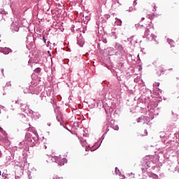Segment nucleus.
I'll use <instances>...</instances> for the list:
<instances>
[{"label":"nucleus","mask_w":179,"mask_h":179,"mask_svg":"<svg viewBox=\"0 0 179 179\" xmlns=\"http://www.w3.org/2000/svg\"><path fill=\"white\" fill-rule=\"evenodd\" d=\"M144 37L145 38H148V40H154L156 36L152 34V33H150V31L149 30V29H147L145 31Z\"/></svg>","instance_id":"obj_1"},{"label":"nucleus","mask_w":179,"mask_h":179,"mask_svg":"<svg viewBox=\"0 0 179 179\" xmlns=\"http://www.w3.org/2000/svg\"><path fill=\"white\" fill-rule=\"evenodd\" d=\"M164 72V69L162 66H159L156 69V73L157 76H162Z\"/></svg>","instance_id":"obj_2"},{"label":"nucleus","mask_w":179,"mask_h":179,"mask_svg":"<svg viewBox=\"0 0 179 179\" xmlns=\"http://www.w3.org/2000/svg\"><path fill=\"white\" fill-rule=\"evenodd\" d=\"M56 160L59 166H64V164H65V158L61 159L58 157Z\"/></svg>","instance_id":"obj_3"},{"label":"nucleus","mask_w":179,"mask_h":179,"mask_svg":"<svg viewBox=\"0 0 179 179\" xmlns=\"http://www.w3.org/2000/svg\"><path fill=\"white\" fill-rule=\"evenodd\" d=\"M11 26H12V27H15V26H16V27H15V29H14V30L15 31H19V27H17V22H13Z\"/></svg>","instance_id":"obj_4"},{"label":"nucleus","mask_w":179,"mask_h":179,"mask_svg":"<svg viewBox=\"0 0 179 179\" xmlns=\"http://www.w3.org/2000/svg\"><path fill=\"white\" fill-rule=\"evenodd\" d=\"M116 24H117V26H121V24H122V21H121L120 19H117L116 21Z\"/></svg>","instance_id":"obj_5"},{"label":"nucleus","mask_w":179,"mask_h":179,"mask_svg":"<svg viewBox=\"0 0 179 179\" xmlns=\"http://www.w3.org/2000/svg\"><path fill=\"white\" fill-rule=\"evenodd\" d=\"M34 72H36V73H40V72H41V69H40V67H38L34 70Z\"/></svg>","instance_id":"obj_6"},{"label":"nucleus","mask_w":179,"mask_h":179,"mask_svg":"<svg viewBox=\"0 0 179 179\" xmlns=\"http://www.w3.org/2000/svg\"><path fill=\"white\" fill-rule=\"evenodd\" d=\"M63 178H59L58 176H53L51 179H62Z\"/></svg>","instance_id":"obj_7"},{"label":"nucleus","mask_w":179,"mask_h":179,"mask_svg":"<svg viewBox=\"0 0 179 179\" xmlns=\"http://www.w3.org/2000/svg\"><path fill=\"white\" fill-rule=\"evenodd\" d=\"M118 171H120V170H118V168H115V173H116V174H118Z\"/></svg>","instance_id":"obj_8"},{"label":"nucleus","mask_w":179,"mask_h":179,"mask_svg":"<svg viewBox=\"0 0 179 179\" xmlns=\"http://www.w3.org/2000/svg\"><path fill=\"white\" fill-rule=\"evenodd\" d=\"M160 84L159 83L155 84V86H159Z\"/></svg>","instance_id":"obj_9"},{"label":"nucleus","mask_w":179,"mask_h":179,"mask_svg":"<svg viewBox=\"0 0 179 179\" xmlns=\"http://www.w3.org/2000/svg\"><path fill=\"white\" fill-rule=\"evenodd\" d=\"M43 38L45 41V36H43Z\"/></svg>","instance_id":"obj_10"},{"label":"nucleus","mask_w":179,"mask_h":179,"mask_svg":"<svg viewBox=\"0 0 179 179\" xmlns=\"http://www.w3.org/2000/svg\"><path fill=\"white\" fill-rule=\"evenodd\" d=\"M142 20H145V17H142Z\"/></svg>","instance_id":"obj_11"},{"label":"nucleus","mask_w":179,"mask_h":179,"mask_svg":"<svg viewBox=\"0 0 179 179\" xmlns=\"http://www.w3.org/2000/svg\"><path fill=\"white\" fill-rule=\"evenodd\" d=\"M45 149H47V145H45Z\"/></svg>","instance_id":"obj_12"},{"label":"nucleus","mask_w":179,"mask_h":179,"mask_svg":"<svg viewBox=\"0 0 179 179\" xmlns=\"http://www.w3.org/2000/svg\"><path fill=\"white\" fill-rule=\"evenodd\" d=\"M154 8L156 9V6H154Z\"/></svg>","instance_id":"obj_13"},{"label":"nucleus","mask_w":179,"mask_h":179,"mask_svg":"<svg viewBox=\"0 0 179 179\" xmlns=\"http://www.w3.org/2000/svg\"><path fill=\"white\" fill-rule=\"evenodd\" d=\"M50 162H51L52 159H49Z\"/></svg>","instance_id":"obj_14"},{"label":"nucleus","mask_w":179,"mask_h":179,"mask_svg":"<svg viewBox=\"0 0 179 179\" xmlns=\"http://www.w3.org/2000/svg\"><path fill=\"white\" fill-rule=\"evenodd\" d=\"M1 171H0V176H1Z\"/></svg>","instance_id":"obj_15"}]
</instances>
